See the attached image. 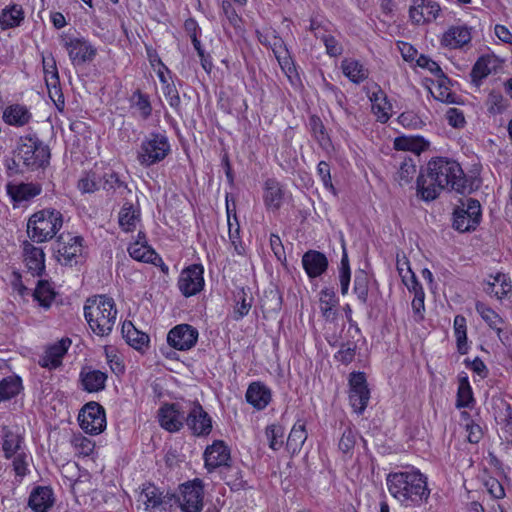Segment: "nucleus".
<instances>
[{
    "mask_svg": "<svg viewBox=\"0 0 512 512\" xmlns=\"http://www.w3.org/2000/svg\"><path fill=\"white\" fill-rule=\"evenodd\" d=\"M489 59L486 57H480L474 64L471 70L472 81L479 84L482 79L486 78L490 73Z\"/></svg>",
    "mask_w": 512,
    "mask_h": 512,
    "instance_id": "obj_53",
    "label": "nucleus"
},
{
    "mask_svg": "<svg viewBox=\"0 0 512 512\" xmlns=\"http://www.w3.org/2000/svg\"><path fill=\"white\" fill-rule=\"evenodd\" d=\"M203 267L191 265L182 270L178 279V288L185 297L199 293L204 286Z\"/></svg>",
    "mask_w": 512,
    "mask_h": 512,
    "instance_id": "obj_15",
    "label": "nucleus"
},
{
    "mask_svg": "<svg viewBox=\"0 0 512 512\" xmlns=\"http://www.w3.org/2000/svg\"><path fill=\"white\" fill-rule=\"evenodd\" d=\"M43 70L48 92H50L52 95L51 87L56 88V84H59L58 69L56 66V61L52 55L43 57Z\"/></svg>",
    "mask_w": 512,
    "mask_h": 512,
    "instance_id": "obj_43",
    "label": "nucleus"
},
{
    "mask_svg": "<svg viewBox=\"0 0 512 512\" xmlns=\"http://www.w3.org/2000/svg\"><path fill=\"white\" fill-rule=\"evenodd\" d=\"M131 103L132 107L139 111V114L143 119L150 117L152 107L147 95L143 94L140 90H137L132 94Z\"/></svg>",
    "mask_w": 512,
    "mask_h": 512,
    "instance_id": "obj_48",
    "label": "nucleus"
},
{
    "mask_svg": "<svg viewBox=\"0 0 512 512\" xmlns=\"http://www.w3.org/2000/svg\"><path fill=\"white\" fill-rule=\"evenodd\" d=\"M2 450L6 459H11L13 455L26 451L24 438L19 433L4 427Z\"/></svg>",
    "mask_w": 512,
    "mask_h": 512,
    "instance_id": "obj_27",
    "label": "nucleus"
},
{
    "mask_svg": "<svg viewBox=\"0 0 512 512\" xmlns=\"http://www.w3.org/2000/svg\"><path fill=\"white\" fill-rule=\"evenodd\" d=\"M23 261L32 276H41L45 270V254L42 248L36 247L29 241L22 244Z\"/></svg>",
    "mask_w": 512,
    "mask_h": 512,
    "instance_id": "obj_19",
    "label": "nucleus"
},
{
    "mask_svg": "<svg viewBox=\"0 0 512 512\" xmlns=\"http://www.w3.org/2000/svg\"><path fill=\"white\" fill-rule=\"evenodd\" d=\"M78 421L86 433L98 435L106 427L105 410L99 403L89 402L81 409Z\"/></svg>",
    "mask_w": 512,
    "mask_h": 512,
    "instance_id": "obj_8",
    "label": "nucleus"
},
{
    "mask_svg": "<svg viewBox=\"0 0 512 512\" xmlns=\"http://www.w3.org/2000/svg\"><path fill=\"white\" fill-rule=\"evenodd\" d=\"M63 225V215L56 209H43L35 212L28 220L27 233L36 243L53 239Z\"/></svg>",
    "mask_w": 512,
    "mask_h": 512,
    "instance_id": "obj_4",
    "label": "nucleus"
},
{
    "mask_svg": "<svg viewBox=\"0 0 512 512\" xmlns=\"http://www.w3.org/2000/svg\"><path fill=\"white\" fill-rule=\"evenodd\" d=\"M488 294L494 295L497 299H502L511 292V284L504 274H497L493 277V282H488L486 288Z\"/></svg>",
    "mask_w": 512,
    "mask_h": 512,
    "instance_id": "obj_39",
    "label": "nucleus"
},
{
    "mask_svg": "<svg viewBox=\"0 0 512 512\" xmlns=\"http://www.w3.org/2000/svg\"><path fill=\"white\" fill-rule=\"evenodd\" d=\"M446 119L454 128H462L466 123L463 111L458 108H449L446 112Z\"/></svg>",
    "mask_w": 512,
    "mask_h": 512,
    "instance_id": "obj_64",
    "label": "nucleus"
},
{
    "mask_svg": "<svg viewBox=\"0 0 512 512\" xmlns=\"http://www.w3.org/2000/svg\"><path fill=\"white\" fill-rule=\"evenodd\" d=\"M161 82L164 84L163 94L169 105L176 111H180V96L173 83H168L162 73L159 74Z\"/></svg>",
    "mask_w": 512,
    "mask_h": 512,
    "instance_id": "obj_49",
    "label": "nucleus"
},
{
    "mask_svg": "<svg viewBox=\"0 0 512 512\" xmlns=\"http://www.w3.org/2000/svg\"><path fill=\"white\" fill-rule=\"evenodd\" d=\"M302 265L310 278H316L328 268L327 257L315 250H309L302 256Z\"/></svg>",
    "mask_w": 512,
    "mask_h": 512,
    "instance_id": "obj_23",
    "label": "nucleus"
},
{
    "mask_svg": "<svg viewBox=\"0 0 512 512\" xmlns=\"http://www.w3.org/2000/svg\"><path fill=\"white\" fill-rule=\"evenodd\" d=\"M338 298L333 289L324 288L319 293V308L326 321L334 322L337 318Z\"/></svg>",
    "mask_w": 512,
    "mask_h": 512,
    "instance_id": "obj_26",
    "label": "nucleus"
},
{
    "mask_svg": "<svg viewBox=\"0 0 512 512\" xmlns=\"http://www.w3.org/2000/svg\"><path fill=\"white\" fill-rule=\"evenodd\" d=\"M320 38L326 47L328 55L336 57L342 54L343 48L333 36L323 34Z\"/></svg>",
    "mask_w": 512,
    "mask_h": 512,
    "instance_id": "obj_63",
    "label": "nucleus"
},
{
    "mask_svg": "<svg viewBox=\"0 0 512 512\" xmlns=\"http://www.w3.org/2000/svg\"><path fill=\"white\" fill-rule=\"evenodd\" d=\"M503 405L505 412L499 415L498 423L501 425L505 439L512 443V409L509 404L504 403Z\"/></svg>",
    "mask_w": 512,
    "mask_h": 512,
    "instance_id": "obj_55",
    "label": "nucleus"
},
{
    "mask_svg": "<svg viewBox=\"0 0 512 512\" xmlns=\"http://www.w3.org/2000/svg\"><path fill=\"white\" fill-rule=\"evenodd\" d=\"M266 437L268 439L269 447L274 450H280L284 445L285 429L280 424H271L266 427Z\"/></svg>",
    "mask_w": 512,
    "mask_h": 512,
    "instance_id": "obj_44",
    "label": "nucleus"
},
{
    "mask_svg": "<svg viewBox=\"0 0 512 512\" xmlns=\"http://www.w3.org/2000/svg\"><path fill=\"white\" fill-rule=\"evenodd\" d=\"M440 13V4L434 0H411L409 19L415 25L430 24Z\"/></svg>",
    "mask_w": 512,
    "mask_h": 512,
    "instance_id": "obj_12",
    "label": "nucleus"
},
{
    "mask_svg": "<svg viewBox=\"0 0 512 512\" xmlns=\"http://www.w3.org/2000/svg\"><path fill=\"white\" fill-rule=\"evenodd\" d=\"M357 432L351 427H346L342 433V436L339 441V449L347 454L351 452L356 443Z\"/></svg>",
    "mask_w": 512,
    "mask_h": 512,
    "instance_id": "obj_57",
    "label": "nucleus"
},
{
    "mask_svg": "<svg viewBox=\"0 0 512 512\" xmlns=\"http://www.w3.org/2000/svg\"><path fill=\"white\" fill-rule=\"evenodd\" d=\"M82 237L73 236L70 233H62L57 238L56 251L58 261L63 265L76 263V257L82 253Z\"/></svg>",
    "mask_w": 512,
    "mask_h": 512,
    "instance_id": "obj_13",
    "label": "nucleus"
},
{
    "mask_svg": "<svg viewBox=\"0 0 512 512\" xmlns=\"http://www.w3.org/2000/svg\"><path fill=\"white\" fill-rule=\"evenodd\" d=\"M158 419L163 429L177 432L183 427L186 414L178 403L165 404L159 409Z\"/></svg>",
    "mask_w": 512,
    "mask_h": 512,
    "instance_id": "obj_17",
    "label": "nucleus"
},
{
    "mask_svg": "<svg viewBox=\"0 0 512 512\" xmlns=\"http://www.w3.org/2000/svg\"><path fill=\"white\" fill-rule=\"evenodd\" d=\"M6 191L12 201L19 204L38 196L42 191V187L37 183L9 182L6 185Z\"/></svg>",
    "mask_w": 512,
    "mask_h": 512,
    "instance_id": "obj_21",
    "label": "nucleus"
},
{
    "mask_svg": "<svg viewBox=\"0 0 512 512\" xmlns=\"http://www.w3.org/2000/svg\"><path fill=\"white\" fill-rule=\"evenodd\" d=\"M55 291L50 283L45 280H39L33 292V297L39 304L45 308H49L55 298Z\"/></svg>",
    "mask_w": 512,
    "mask_h": 512,
    "instance_id": "obj_40",
    "label": "nucleus"
},
{
    "mask_svg": "<svg viewBox=\"0 0 512 512\" xmlns=\"http://www.w3.org/2000/svg\"><path fill=\"white\" fill-rule=\"evenodd\" d=\"M428 147V142L420 136H399L394 140L396 150L411 151L420 154Z\"/></svg>",
    "mask_w": 512,
    "mask_h": 512,
    "instance_id": "obj_35",
    "label": "nucleus"
},
{
    "mask_svg": "<svg viewBox=\"0 0 512 512\" xmlns=\"http://www.w3.org/2000/svg\"><path fill=\"white\" fill-rule=\"evenodd\" d=\"M307 439L306 426L303 421H297L287 438L286 448L292 454L299 452Z\"/></svg>",
    "mask_w": 512,
    "mask_h": 512,
    "instance_id": "obj_33",
    "label": "nucleus"
},
{
    "mask_svg": "<svg viewBox=\"0 0 512 512\" xmlns=\"http://www.w3.org/2000/svg\"><path fill=\"white\" fill-rule=\"evenodd\" d=\"M24 20V11L21 5L12 4L4 8L0 14V25L3 29L19 26Z\"/></svg>",
    "mask_w": 512,
    "mask_h": 512,
    "instance_id": "obj_34",
    "label": "nucleus"
},
{
    "mask_svg": "<svg viewBox=\"0 0 512 512\" xmlns=\"http://www.w3.org/2000/svg\"><path fill=\"white\" fill-rule=\"evenodd\" d=\"M22 382L19 377H7L0 382V401H7L19 394Z\"/></svg>",
    "mask_w": 512,
    "mask_h": 512,
    "instance_id": "obj_42",
    "label": "nucleus"
},
{
    "mask_svg": "<svg viewBox=\"0 0 512 512\" xmlns=\"http://www.w3.org/2000/svg\"><path fill=\"white\" fill-rule=\"evenodd\" d=\"M61 44L66 49L73 65H82L92 61L97 53L86 39L65 35L61 38Z\"/></svg>",
    "mask_w": 512,
    "mask_h": 512,
    "instance_id": "obj_10",
    "label": "nucleus"
},
{
    "mask_svg": "<svg viewBox=\"0 0 512 512\" xmlns=\"http://www.w3.org/2000/svg\"><path fill=\"white\" fill-rule=\"evenodd\" d=\"M85 318L92 331L105 336L111 333L116 323L117 309L111 297L97 295L89 298L84 306Z\"/></svg>",
    "mask_w": 512,
    "mask_h": 512,
    "instance_id": "obj_3",
    "label": "nucleus"
},
{
    "mask_svg": "<svg viewBox=\"0 0 512 512\" xmlns=\"http://www.w3.org/2000/svg\"><path fill=\"white\" fill-rule=\"evenodd\" d=\"M72 443L78 452L84 456L90 455L95 447V444L90 439L82 435L75 436Z\"/></svg>",
    "mask_w": 512,
    "mask_h": 512,
    "instance_id": "obj_62",
    "label": "nucleus"
},
{
    "mask_svg": "<svg viewBox=\"0 0 512 512\" xmlns=\"http://www.w3.org/2000/svg\"><path fill=\"white\" fill-rule=\"evenodd\" d=\"M203 499L204 486L202 480L197 478L180 486L178 502L183 512H201Z\"/></svg>",
    "mask_w": 512,
    "mask_h": 512,
    "instance_id": "obj_9",
    "label": "nucleus"
},
{
    "mask_svg": "<svg viewBox=\"0 0 512 512\" xmlns=\"http://www.w3.org/2000/svg\"><path fill=\"white\" fill-rule=\"evenodd\" d=\"M454 334L458 350L467 349L466 319L462 315H457L454 318Z\"/></svg>",
    "mask_w": 512,
    "mask_h": 512,
    "instance_id": "obj_52",
    "label": "nucleus"
},
{
    "mask_svg": "<svg viewBox=\"0 0 512 512\" xmlns=\"http://www.w3.org/2000/svg\"><path fill=\"white\" fill-rule=\"evenodd\" d=\"M185 423L195 436H207L212 431V419L198 402L191 404Z\"/></svg>",
    "mask_w": 512,
    "mask_h": 512,
    "instance_id": "obj_16",
    "label": "nucleus"
},
{
    "mask_svg": "<svg viewBox=\"0 0 512 512\" xmlns=\"http://www.w3.org/2000/svg\"><path fill=\"white\" fill-rule=\"evenodd\" d=\"M349 402L357 414H362L366 409L370 390L364 372H352L349 375Z\"/></svg>",
    "mask_w": 512,
    "mask_h": 512,
    "instance_id": "obj_11",
    "label": "nucleus"
},
{
    "mask_svg": "<svg viewBox=\"0 0 512 512\" xmlns=\"http://www.w3.org/2000/svg\"><path fill=\"white\" fill-rule=\"evenodd\" d=\"M166 496L152 483L143 484L139 495V501L145 506L146 511H155L165 502Z\"/></svg>",
    "mask_w": 512,
    "mask_h": 512,
    "instance_id": "obj_25",
    "label": "nucleus"
},
{
    "mask_svg": "<svg viewBox=\"0 0 512 512\" xmlns=\"http://www.w3.org/2000/svg\"><path fill=\"white\" fill-rule=\"evenodd\" d=\"M444 79L435 87L432 92L434 98L444 103L452 104L456 103V95L443 84Z\"/></svg>",
    "mask_w": 512,
    "mask_h": 512,
    "instance_id": "obj_60",
    "label": "nucleus"
},
{
    "mask_svg": "<svg viewBox=\"0 0 512 512\" xmlns=\"http://www.w3.org/2000/svg\"><path fill=\"white\" fill-rule=\"evenodd\" d=\"M16 157L28 169L37 170L49 164L50 149L36 134H28L20 137Z\"/></svg>",
    "mask_w": 512,
    "mask_h": 512,
    "instance_id": "obj_5",
    "label": "nucleus"
},
{
    "mask_svg": "<svg viewBox=\"0 0 512 512\" xmlns=\"http://www.w3.org/2000/svg\"><path fill=\"white\" fill-rule=\"evenodd\" d=\"M354 293L357 298L365 304L368 298V277L365 273L361 272L355 276L354 280Z\"/></svg>",
    "mask_w": 512,
    "mask_h": 512,
    "instance_id": "obj_56",
    "label": "nucleus"
},
{
    "mask_svg": "<svg viewBox=\"0 0 512 512\" xmlns=\"http://www.w3.org/2000/svg\"><path fill=\"white\" fill-rule=\"evenodd\" d=\"M309 125L315 140L322 148L327 149L330 146L331 141L321 119L317 116H311L309 119Z\"/></svg>",
    "mask_w": 512,
    "mask_h": 512,
    "instance_id": "obj_45",
    "label": "nucleus"
},
{
    "mask_svg": "<svg viewBox=\"0 0 512 512\" xmlns=\"http://www.w3.org/2000/svg\"><path fill=\"white\" fill-rule=\"evenodd\" d=\"M171 151L167 136L163 133H150L141 142L137 151V161L143 167H150L163 161Z\"/></svg>",
    "mask_w": 512,
    "mask_h": 512,
    "instance_id": "obj_6",
    "label": "nucleus"
},
{
    "mask_svg": "<svg viewBox=\"0 0 512 512\" xmlns=\"http://www.w3.org/2000/svg\"><path fill=\"white\" fill-rule=\"evenodd\" d=\"M476 311L491 328L497 330L498 332L501 331V325L503 324V321L495 311L481 302L476 303Z\"/></svg>",
    "mask_w": 512,
    "mask_h": 512,
    "instance_id": "obj_47",
    "label": "nucleus"
},
{
    "mask_svg": "<svg viewBox=\"0 0 512 512\" xmlns=\"http://www.w3.org/2000/svg\"><path fill=\"white\" fill-rule=\"evenodd\" d=\"M417 195L424 201L435 200L444 189L463 193L466 178L461 166L445 157L431 159L417 177Z\"/></svg>",
    "mask_w": 512,
    "mask_h": 512,
    "instance_id": "obj_1",
    "label": "nucleus"
},
{
    "mask_svg": "<svg viewBox=\"0 0 512 512\" xmlns=\"http://www.w3.org/2000/svg\"><path fill=\"white\" fill-rule=\"evenodd\" d=\"M472 28L466 24L450 26L441 36V46L448 49H461L471 42Z\"/></svg>",
    "mask_w": 512,
    "mask_h": 512,
    "instance_id": "obj_18",
    "label": "nucleus"
},
{
    "mask_svg": "<svg viewBox=\"0 0 512 512\" xmlns=\"http://www.w3.org/2000/svg\"><path fill=\"white\" fill-rule=\"evenodd\" d=\"M198 330L189 324H179L173 327L167 334L168 344L179 351L193 348L198 340Z\"/></svg>",
    "mask_w": 512,
    "mask_h": 512,
    "instance_id": "obj_14",
    "label": "nucleus"
},
{
    "mask_svg": "<svg viewBox=\"0 0 512 512\" xmlns=\"http://www.w3.org/2000/svg\"><path fill=\"white\" fill-rule=\"evenodd\" d=\"M64 354H39V358L35 360L41 367L54 370L62 365Z\"/></svg>",
    "mask_w": 512,
    "mask_h": 512,
    "instance_id": "obj_59",
    "label": "nucleus"
},
{
    "mask_svg": "<svg viewBox=\"0 0 512 512\" xmlns=\"http://www.w3.org/2000/svg\"><path fill=\"white\" fill-rule=\"evenodd\" d=\"M235 297L236 305L233 309V319L238 321L249 313L252 303L251 299H247L244 289L238 291Z\"/></svg>",
    "mask_w": 512,
    "mask_h": 512,
    "instance_id": "obj_51",
    "label": "nucleus"
},
{
    "mask_svg": "<svg viewBox=\"0 0 512 512\" xmlns=\"http://www.w3.org/2000/svg\"><path fill=\"white\" fill-rule=\"evenodd\" d=\"M343 74L353 83L359 84L368 78L369 71L355 59H344L341 63Z\"/></svg>",
    "mask_w": 512,
    "mask_h": 512,
    "instance_id": "obj_32",
    "label": "nucleus"
},
{
    "mask_svg": "<svg viewBox=\"0 0 512 512\" xmlns=\"http://www.w3.org/2000/svg\"><path fill=\"white\" fill-rule=\"evenodd\" d=\"M53 493L48 487L39 486L29 496V507L35 512H45L53 503Z\"/></svg>",
    "mask_w": 512,
    "mask_h": 512,
    "instance_id": "obj_29",
    "label": "nucleus"
},
{
    "mask_svg": "<svg viewBox=\"0 0 512 512\" xmlns=\"http://www.w3.org/2000/svg\"><path fill=\"white\" fill-rule=\"evenodd\" d=\"M480 202L473 198L460 201L453 212V227L460 232L475 230L481 220Z\"/></svg>",
    "mask_w": 512,
    "mask_h": 512,
    "instance_id": "obj_7",
    "label": "nucleus"
},
{
    "mask_svg": "<svg viewBox=\"0 0 512 512\" xmlns=\"http://www.w3.org/2000/svg\"><path fill=\"white\" fill-rule=\"evenodd\" d=\"M424 299H425V293L424 291H418L416 292V295L414 296L411 306L414 313V317L416 321H421L424 318V311H425V305H424Z\"/></svg>",
    "mask_w": 512,
    "mask_h": 512,
    "instance_id": "obj_61",
    "label": "nucleus"
},
{
    "mask_svg": "<svg viewBox=\"0 0 512 512\" xmlns=\"http://www.w3.org/2000/svg\"><path fill=\"white\" fill-rule=\"evenodd\" d=\"M11 459L15 477L17 481L21 482L23 478L30 473L29 466L32 458L26 451H23L19 454L13 455Z\"/></svg>",
    "mask_w": 512,
    "mask_h": 512,
    "instance_id": "obj_41",
    "label": "nucleus"
},
{
    "mask_svg": "<svg viewBox=\"0 0 512 512\" xmlns=\"http://www.w3.org/2000/svg\"><path fill=\"white\" fill-rule=\"evenodd\" d=\"M284 192L281 184L275 179L265 182L264 203L267 209L277 211L282 205Z\"/></svg>",
    "mask_w": 512,
    "mask_h": 512,
    "instance_id": "obj_28",
    "label": "nucleus"
},
{
    "mask_svg": "<svg viewBox=\"0 0 512 512\" xmlns=\"http://www.w3.org/2000/svg\"><path fill=\"white\" fill-rule=\"evenodd\" d=\"M101 178L96 173H87L78 181V189L82 193H93L100 188Z\"/></svg>",
    "mask_w": 512,
    "mask_h": 512,
    "instance_id": "obj_54",
    "label": "nucleus"
},
{
    "mask_svg": "<svg viewBox=\"0 0 512 512\" xmlns=\"http://www.w3.org/2000/svg\"><path fill=\"white\" fill-rule=\"evenodd\" d=\"M139 221V209L134 207L132 203H124L118 216V222L122 230L125 232L134 231Z\"/></svg>",
    "mask_w": 512,
    "mask_h": 512,
    "instance_id": "obj_31",
    "label": "nucleus"
},
{
    "mask_svg": "<svg viewBox=\"0 0 512 512\" xmlns=\"http://www.w3.org/2000/svg\"><path fill=\"white\" fill-rule=\"evenodd\" d=\"M122 332L126 338V342L136 350L142 349L149 342V336L137 330L131 322L123 324Z\"/></svg>",
    "mask_w": 512,
    "mask_h": 512,
    "instance_id": "obj_37",
    "label": "nucleus"
},
{
    "mask_svg": "<svg viewBox=\"0 0 512 512\" xmlns=\"http://www.w3.org/2000/svg\"><path fill=\"white\" fill-rule=\"evenodd\" d=\"M227 213H229V209L227 210ZM234 219H235V221H237L236 216H234ZM228 227H229L230 241H231L232 245L234 246L236 253L239 255H242L244 253V247H243L241 241L239 240L240 226H239L238 222L233 224L230 221V214H228Z\"/></svg>",
    "mask_w": 512,
    "mask_h": 512,
    "instance_id": "obj_58",
    "label": "nucleus"
},
{
    "mask_svg": "<svg viewBox=\"0 0 512 512\" xmlns=\"http://www.w3.org/2000/svg\"><path fill=\"white\" fill-rule=\"evenodd\" d=\"M2 118L10 126L23 127L31 121L32 113L25 105L12 104L4 109Z\"/></svg>",
    "mask_w": 512,
    "mask_h": 512,
    "instance_id": "obj_24",
    "label": "nucleus"
},
{
    "mask_svg": "<svg viewBox=\"0 0 512 512\" xmlns=\"http://www.w3.org/2000/svg\"><path fill=\"white\" fill-rule=\"evenodd\" d=\"M205 467L212 471L221 466H227L230 461V450L223 441H214L204 452Z\"/></svg>",
    "mask_w": 512,
    "mask_h": 512,
    "instance_id": "obj_20",
    "label": "nucleus"
},
{
    "mask_svg": "<svg viewBox=\"0 0 512 512\" xmlns=\"http://www.w3.org/2000/svg\"><path fill=\"white\" fill-rule=\"evenodd\" d=\"M372 111L377 120L386 123L391 116V104L387 102L386 96L382 91L373 93L371 97Z\"/></svg>",
    "mask_w": 512,
    "mask_h": 512,
    "instance_id": "obj_38",
    "label": "nucleus"
},
{
    "mask_svg": "<svg viewBox=\"0 0 512 512\" xmlns=\"http://www.w3.org/2000/svg\"><path fill=\"white\" fill-rule=\"evenodd\" d=\"M129 255L140 262L151 263L161 267L162 271L167 272L168 267L164 264L162 258L148 245L139 241L132 243L128 247Z\"/></svg>",
    "mask_w": 512,
    "mask_h": 512,
    "instance_id": "obj_22",
    "label": "nucleus"
},
{
    "mask_svg": "<svg viewBox=\"0 0 512 512\" xmlns=\"http://www.w3.org/2000/svg\"><path fill=\"white\" fill-rule=\"evenodd\" d=\"M80 380L83 390L92 393L99 392L105 388L107 375L100 370L81 371Z\"/></svg>",
    "mask_w": 512,
    "mask_h": 512,
    "instance_id": "obj_30",
    "label": "nucleus"
},
{
    "mask_svg": "<svg viewBox=\"0 0 512 512\" xmlns=\"http://www.w3.org/2000/svg\"><path fill=\"white\" fill-rule=\"evenodd\" d=\"M246 400L254 407L262 409L268 405L270 401V393L259 383H252L247 389Z\"/></svg>",
    "mask_w": 512,
    "mask_h": 512,
    "instance_id": "obj_36",
    "label": "nucleus"
},
{
    "mask_svg": "<svg viewBox=\"0 0 512 512\" xmlns=\"http://www.w3.org/2000/svg\"><path fill=\"white\" fill-rule=\"evenodd\" d=\"M485 105L490 114L496 115L502 113L506 109L507 100L500 92L492 90L487 97Z\"/></svg>",
    "mask_w": 512,
    "mask_h": 512,
    "instance_id": "obj_50",
    "label": "nucleus"
},
{
    "mask_svg": "<svg viewBox=\"0 0 512 512\" xmlns=\"http://www.w3.org/2000/svg\"><path fill=\"white\" fill-rule=\"evenodd\" d=\"M386 484L391 496L406 508L420 507L430 497L426 475L415 468L389 473Z\"/></svg>",
    "mask_w": 512,
    "mask_h": 512,
    "instance_id": "obj_2",
    "label": "nucleus"
},
{
    "mask_svg": "<svg viewBox=\"0 0 512 512\" xmlns=\"http://www.w3.org/2000/svg\"><path fill=\"white\" fill-rule=\"evenodd\" d=\"M417 169L413 160L408 158L404 159L396 172L395 180L400 186H405L411 183L414 176L416 175Z\"/></svg>",
    "mask_w": 512,
    "mask_h": 512,
    "instance_id": "obj_46",
    "label": "nucleus"
}]
</instances>
